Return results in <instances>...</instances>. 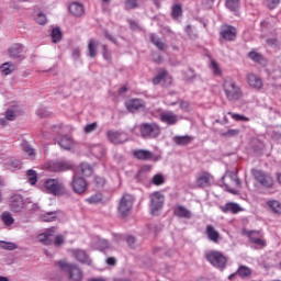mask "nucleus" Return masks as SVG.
I'll list each match as a JSON object with an SVG mask.
<instances>
[{"mask_svg": "<svg viewBox=\"0 0 281 281\" xmlns=\"http://www.w3.org/2000/svg\"><path fill=\"white\" fill-rule=\"evenodd\" d=\"M223 91L226 100L229 102H236L243 98V89L238 87L234 79H225L223 82Z\"/></svg>", "mask_w": 281, "mask_h": 281, "instance_id": "f257e3e1", "label": "nucleus"}, {"mask_svg": "<svg viewBox=\"0 0 281 281\" xmlns=\"http://www.w3.org/2000/svg\"><path fill=\"white\" fill-rule=\"evenodd\" d=\"M139 131L144 139H157V136L161 135V127L157 123H143Z\"/></svg>", "mask_w": 281, "mask_h": 281, "instance_id": "f03ea898", "label": "nucleus"}, {"mask_svg": "<svg viewBox=\"0 0 281 281\" xmlns=\"http://www.w3.org/2000/svg\"><path fill=\"white\" fill-rule=\"evenodd\" d=\"M251 175L257 183H260L261 187L266 188L267 190H271L276 183L273 177L262 170L251 169Z\"/></svg>", "mask_w": 281, "mask_h": 281, "instance_id": "7ed1b4c3", "label": "nucleus"}, {"mask_svg": "<svg viewBox=\"0 0 281 281\" xmlns=\"http://www.w3.org/2000/svg\"><path fill=\"white\" fill-rule=\"evenodd\" d=\"M135 199L131 194H124L119 204V215L121 218H126L133 212Z\"/></svg>", "mask_w": 281, "mask_h": 281, "instance_id": "20e7f679", "label": "nucleus"}, {"mask_svg": "<svg viewBox=\"0 0 281 281\" xmlns=\"http://www.w3.org/2000/svg\"><path fill=\"white\" fill-rule=\"evenodd\" d=\"M205 258L211 265H213V267H217V269H225V266L227 265V257L217 250L207 251L205 254Z\"/></svg>", "mask_w": 281, "mask_h": 281, "instance_id": "39448f33", "label": "nucleus"}, {"mask_svg": "<svg viewBox=\"0 0 281 281\" xmlns=\"http://www.w3.org/2000/svg\"><path fill=\"white\" fill-rule=\"evenodd\" d=\"M44 188L49 194H54L55 196H60V194H65L66 192L65 186L56 179H46L44 181Z\"/></svg>", "mask_w": 281, "mask_h": 281, "instance_id": "423d86ee", "label": "nucleus"}, {"mask_svg": "<svg viewBox=\"0 0 281 281\" xmlns=\"http://www.w3.org/2000/svg\"><path fill=\"white\" fill-rule=\"evenodd\" d=\"M25 54H27V49L22 44H13L8 49L9 58L14 60H23Z\"/></svg>", "mask_w": 281, "mask_h": 281, "instance_id": "0eeeda50", "label": "nucleus"}, {"mask_svg": "<svg viewBox=\"0 0 281 281\" xmlns=\"http://www.w3.org/2000/svg\"><path fill=\"white\" fill-rule=\"evenodd\" d=\"M164 199L165 196L161 194V191H156L151 194L150 210L154 216L164 207Z\"/></svg>", "mask_w": 281, "mask_h": 281, "instance_id": "6e6552de", "label": "nucleus"}, {"mask_svg": "<svg viewBox=\"0 0 281 281\" xmlns=\"http://www.w3.org/2000/svg\"><path fill=\"white\" fill-rule=\"evenodd\" d=\"M244 234L248 236L254 245H258L259 247H265L267 245L265 239H262V233L260 231H244Z\"/></svg>", "mask_w": 281, "mask_h": 281, "instance_id": "1a4fd4ad", "label": "nucleus"}, {"mask_svg": "<svg viewBox=\"0 0 281 281\" xmlns=\"http://www.w3.org/2000/svg\"><path fill=\"white\" fill-rule=\"evenodd\" d=\"M159 120L164 124H168V126H175L179 122V116L172 111H164L159 114Z\"/></svg>", "mask_w": 281, "mask_h": 281, "instance_id": "9d476101", "label": "nucleus"}, {"mask_svg": "<svg viewBox=\"0 0 281 281\" xmlns=\"http://www.w3.org/2000/svg\"><path fill=\"white\" fill-rule=\"evenodd\" d=\"M220 210L223 214H239V212H244L245 209L238 203L228 202L225 205L220 206Z\"/></svg>", "mask_w": 281, "mask_h": 281, "instance_id": "9b49d317", "label": "nucleus"}, {"mask_svg": "<svg viewBox=\"0 0 281 281\" xmlns=\"http://www.w3.org/2000/svg\"><path fill=\"white\" fill-rule=\"evenodd\" d=\"M237 34L238 31L236 30V26L232 25H224L221 31V36L224 41H236Z\"/></svg>", "mask_w": 281, "mask_h": 281, "instance_id": "f8f14e48", "label": "nucleus"}, {"mask_svg": "<svg viewBox=\"0 0 281 281\" xmlns=\"http://www.w3.org/2000/svg\"><path fill=\"white\" fill-rule=\"evenodd\" d=\"M54 234H56V229L48 228L37 235V240L42 243V245H52V241L54 240Z\"/></svg>", "mask_w": 281, "mask_h": 281, "instance_id": "ddd939ff", "label": "nucleus"}, {"mask_svg": "<svg viewBox=\"0 0 281 281\" xmlns=\"http://www.w3.org/2000/svg\"><path fill=\"white\" fill-rule=\"evenodd\" d=\"M72 188L77 194H85L87 192V180L82 177L76 178L72 182Z\"/></svg>", "mask_w": 281, "mask_h": 281, "instance_id": "4468645a", "label": "nucleus"}, {"mask_svg": "<svg viewBox=\"0 0 281 281\" xmlns=\"http://www.w3.org/2000/svg\"><path fill=\"white\" fill-rule=\"evenodd\" d=\"M11 210L12 212H23L25 204L23 203V198L20 194H15L11 198Z\"/></svg>", "mask_w": 281, "mask_h": 281, "instance_id": "2eb2a0df", "label": "nucleus"}, {"mask_svg": "<svg viewBox=\"0 0 281 281\" xmlns=\"http://www.w3.org/2000/svg\"><path fill=\"white\" fill-rule=\"evenodd\" d=\"M247 82L252 89H257V91H260L263 87L262 79L254 74L247 75Z\"/></svg>", "mask_w": 281, "mask_h": 281, "instance_id": "dca6fc26", "label": "nucleus"}, {"mask_svg": "<svg viewBox=\"0 0 281 281\" xmlns=\"http://www.w3.org/2000/svg\"><path fill=\"white\" fill-rule=\"evenodd\" d=\"M206 236L211 243H214L215 245H218L221 243V233L214 228L212 225L206 226Z\"/></svg>", "mask_w": 281, "mask_h": 281, "instance_id": "f3484780", "label": "nucleus"}, {"mask_svg": "<svg viewBox=\"0 0 281 281\" xmlns=\"http://www.w3.org/2000/svg\"><path fill=\"white\" fill-rule=\"evenodd\" d=\"M173 214L175 216H178V218H187V220L192 218V212H190V210H188V207L183 205L175 206Z\"/></svg>", "mask_w": 281, "mask_h": 281, "instance_id": "a211bd4d", "label": "nucleus"}, {"mask_svg": "<svg viewBox=\"0 0 281 281\" xmlns=\"http://www.w3.org/2000/svg\"><path fill=\"white\" fill-rule=\"evenodd\" d=\"M212 179V175L207 171L202 172L198 178H196V187L198 188H207L210 186V181Z\"/></svg>", "mask_w": 281, "mask_h": 281, "instance_id": "6ab92c4d", "label": "nucleus"}, {"mask_svg": "<svg viewBox=\"0 0 281 281\" xmlns=\"http://www.w3.org/2000/svg\"><path fill=\"white\" fill-rule=\"evenodd\" d=\"M74 258L78 260V262H82L83 265H91V258L87 255V251L82 249H76L72 251Z\"/></svg>", "mask_w": 281, "mask_h": 281, "instance_id": "aec40b11", "label": "nucleus"}, {"mask_svg": "<svg viewBox=\"0 0 281 281\" xmlns=\"http://www.w3.org/2000/svg\"><path fill=\"white\" fill-rule=\"evenodd\" d=\"M55 265L61 273H66L68 278H71V262L61 259L57 261Z\"/></svg>", "mask_w": 281, "mask_h": 281, "instance_id": "412c9836", "label": "nucleus"}, {"mask_svg": "<svg viewBox=\"0 0 281 281\" xmlns=\"http://www.w3.org/2000/svg\"><path fill=\"white\" fill-rule=\"evenodd\" d=\"M133 156L135 159H139L140 161H150V159H153V151L146 149H136L133 151Z\"/></svg>", "mask_w": 281, "mask_h": 281, "instance_id": "4be33fe9", "label": "nucleus"}, {"mask_svg": "<svg viewBox=\"0 0 281 281\" xmlns=\"http://www.w3.org/2000/svg\"><path fill=\"white\" fill-rule=\"evenodd\" d=\"M106 135L112 144H124L126 142V138L123 137L124 134L120 132L108 131Z\"/></svg>", "mask_w": 281, "mask_h": 281, "instance_id": "5701e85b", "label": "nucleus"}, {"mask_svg": "<svg viewBox=\"0 0 281 281\" xmlns=\"http://www.w3.org/2000/svg\"><path fill=\"white\" fill-rule=\"evenodd\" d=\"M57 144L63 148L64 150H70L71 149V137L69 135H63L60 134L56 138Z\"/></svg>", "mask_w": 281, "mask_h": 281, "instance_id": "b1692460", "label": "nucleus"}, {"mask_svg": "<svg viewBox=\"0 0 281 281\" xmlns=\"http://www.w3.org/2000/svg\"><path fill=\"white\" fill-rule=\"evenodd\" d=\"M126 109L127 111H131V113H134V111H138V109H142L144 106V101L142 99H131L126 101Z\"/></svg>", "mask_w": 281, "mask_h": 281, "instance_id": "393cba45", "label": "nucleus"}, {"mask_svg": "<svg viewBox=\"0 0 281 281\" xmlns=\"http://www.w3.org/2000/svg\"><path fill=\"white\" fill-rule=\"evenodd\" d=\"M71 14L72 16H83L85 15V4L80 2L71 3Z\"/></svg>", "mask_w": 281, "mask_h": 281, "instance_id": "a878e982", "label": "nucleus"}, {"mask_svg": "<svg viewBox=\"0 0 281 281\" xmlns=\"http://www.w3.org/2000/svg\"><path fill=\"white\" fill-rule=\"evenodd\" d=\"M225 179H229L231 181H233V183H235L236 188H240V186L243 184L240 182V178H238V173L234 172V171H227L225 173V176L223 177L224 183H225Z\"/></svg>", "mask_w": 281, "mask_h": 281, "instance_id": "bb28decb", "label": "nucleus"}, {"mask_svg": "<svg viewBox=\"0 0 281 281\" xmlns=\"http://www.w3.org/2000/svg\"><path fill=\"white\" fill-rule=\"evenodd\" d=\"M13 120H16V112L13 110H7L4 119L0 117V124L1 126H7L8 122H13Z\"/></svg>", "mask_w": 281, "mask_h": 281, "instance_id": "cd10ccee", "label": "nucleus"}, {"mask_svg": "<svg viewBox=\"0 0 281 281\" xmlns=\"http://www.w3.org/2000/svg\"><path fill=\"white\" fill-rule=\"evenodd\" d=\"M69 162L57 161L53 164L50 170H53L54 172H65L66 170H69Z\"/></svg>", "mask_w": 281, "mask_h": 281, "instance_id": "c85d7f7f", "label": "nucleus"}, {"mask_svg": "<svg viewBox=\"0 0 281 281\" xmlns=\"http://www.w3.org/2000/svg\"><path fill=\"white\" fill-rule=\"evenodd\" d=\"M98 45H100L98 41L95 40L89 41L88 56H90L91 58H95V56H98Z\"/></svg>", "mask_w": 281, "mask_h": 281, "instance_id": "c756f323", "label": "nucleus"}, {"mask_svg": "<svg viewBox=\"0 0 281 281\" xmlns=\"http://www.w3.org/2000/svg\"><path fill=\"white\" fill-rule=\"evenodd\" d=\"M267 205L269 207V210H271V212L273 214H278L281 215V202L278 200H269L267 202Z\"/></svg>", "mask_w": 281, "mask_h": 281, "instance_id": "7c9ffc66", "label": "nucleus"}, {"mask_svg": "<svg viewBox=\"0 0 281 281\" xmlns=\"http://www.w3.org/2000/svg\"><path fill=\"white\" fill-rule=\"evenodd\" d=\"M85 278V274L82 273V270L78 268V266L71 267V280L72 281H82Z\"/></svg>", "mask_w": 281, "mask_h": 281, "instance_id": "2f4dec72", "label": "nucleus"}, {"mask_svg": "<svg viewBox=\"0 0 281 281\" xmlns=\"http://www.w3.org/2000/svg\"><path fill=\"white\" fill-rule=\"evenodd\" d=\"M192 136H176L173 137V142L175 144H177V146H188V144H190L192 142Z\"/></svg>", "mask_w": 281, "mask_h": 281, "instance_id": "473e14b6", "label": "nucleus"}, {"mask_svg": "<svg viewBox=\"0 0 281 281\" xmlns=\"http://www.w3.org/2000/svg\"><path fill=\"white\" fill-rule=\"evenodd\" d=\"M166 78H168V70L161 68L158 70V75L153 79V85L157 86L161 83Z\"/></svg>", "mask_w": 281, "mask_h": 281, "instance_id": "72a5a7b5", "label": "nucleus"}, {"mask_svg": "<svg viewBox=\"0 0 281 281\" xmlns=\"http://www.w3.org/2000/svg\"><path fill=\"white\" fill-rule=\"evenodd\" d=\"M0 71L3 76H10L14 71V64L7 61L0 66Z\"/></svg>", "mask_w": 281, "mask_h": 281, "instance_id": "f704fd0d", "label": "nucleus"}, {"mask_svg": "<svg viewBox=\"0 0 281 281\" xmlns=\"http://www.w3.org/2000/svg\"><path fill=\"white\" fill-rule=\"evenodd\" d=\"M52 43H60L63 41V31H60V27H55L52 30L50 33Z\"/></svg>", "mask_w": 281, "mask_h": 281, "instance_id": "c9c22d12", "label": "nucleus"}, {"mask_svg": "<svg viewBox=\"0 0 281 281\" xmlns=\"http://www.w3.org/2000/svg\"><path fill=\"white\" fill-rule=\"evenodd\" d=\"M1 221L7 227H10V225H14V217H12V214L10 212H3L1 214Z\"/></svg>", "mask_w": 281, "mask_h": 281, "instance_id": "e433bc0d", "label": "nucleus"}, {"mask_svg": "<svg viewBox=\"0 0 281 281\" xmlns=\"http://www.w3.org/2000/svg\"><path fill=\"white\" fill-rule=\"evenodd\" d=\"M41 221L45 223H52V221H56L58 218V213L56 212H47L40 216Z\"/></svg>", "mask_w": 281, "mask_h": 281, "instance_id": "4c0bfd02", "label": "nucleus"}, {"mask_svg": "<svg viewBox=\"0 0 281 281\" xmlns=\"http://www.w3.org/2000/svg\"><path fill=\"white\" fill-rule=\"evenodd\" d=\"M81 168V173L83 175V177H91V175H93V167L87 162H82L80 165Z\"/></svg>", "mask_w": 281, "mask_h": 281, "instance_id": "58836bf2", "label": "nucleus"}, {"mask_svg": "<svg viewBox=\"0 0 281 281\" xmlns=\"http://www.w3.org/2000/svg\"><path fill=\"white\" fill-rule=\"evenodd\" d=\"M94 247L99 249V251H104L105 249H109L110 244L106 239H97L94 243Z\"/></svg>", "mask_w": 281, "mask_h": 281, "instance_id": "ea45409f", "label": "nucleus"}, {"mask_svg": "<svg viewBox=\"0 0 281 281\" xmlns=\"http://www.w3.org/2000/svg\"><path fill=\"white\" fill-rule=\"evenodd\" d=\"M236 273L240 278L245 279V278H249L251 276V270L247 266H240Z\"/></svg>", "mask_w": 281, "mask_h": 281, "instance_id": "a19ab883", "label": "nucleus"}, {"mask_svg": "<svg viewBox=\"0 0 281 281\" xmlns=\"http://www.w3.org/2000/svg\"><path fill=\"white\" fill-rule=\"evenodd\" d=\"M240 5V0H226V8L231 10V12H236Z\"/></svg>", "mask_w": 281, "mask_h": 281, "instance_id": "79ce46f5", "label": "nucleus"}, {"mask_svg": "<svg viewBox=\"0 0 281 281\" xmlns=\"http://www.w3.org/2000/svg\"><path fill=\"white\" fill-rule=\"evenodd\" d=\"M35 23L38 25H47V15L43 12H37L35 15Z\"/></svg>", "mask_w": 281, "mask_h": 281, "instance_id": "37998d69", "label": "nucleus"}, {"mask_svg": "<svg viewBox=\"0 0 281 281\" xmlns=\"http://www.w3.org/2000/svg\"><path fill=\"white\" fill-rule=\"evenodd\" d=\"M181 14H183V8L181 7V4H175L172 7L171 16L173 19H179V16H181Z\"/></svg>", "mask_w": 281, "mask_h": 281, "instance_id": "c03bdc74", "label": "nucleus"}, {"mask_svg": "<svg viewBox=\"0 0 281 281\" xmlns=\"http://www.w3.org/2000/svg\"><path fill=\"white\" fill-rule=\"evenodd\" d=\"M150 41L156 47H158V49H161V50L166 49V44L161 42V40L157 38V35L153 34L150 36Z\"/></svg>", "mask_w": 281, "mask_h": 281, "instance_id": "a18cd8bd", "label": "nucleus"}, {"mask_svg": "<svg viewBox=\"0 0 281 281\" xmlns=\"http://www.w3.org/2000/svg\"><path fill=\"white\" fill-rule=\"evenodd\" d=\"M0 248L5 249L7 251H14V249H16V244L12 241H0Z\"/></svg>", "mask_w": 281, "mask_h": 281, "instance_id": "49530a36", "label": "nucleus"}, {"mask_svg": "<svg viewBox=\"0 0 281 281\" xmlns=\"http://www.w3.org/2000/svg\"><path fill=\"white\" fill-rule=\"evenodd\" d=\"M67 243V237L65 235H57L54 239L55 247H63Z\"/></svg>", "mask_w": 281, "mask_h": 281, "instance_id": "de8ad7c7", "label": "nucleus"}, {"mask_svg": "<svg viewBox=\"0 0 281 281\" xmlns=\"http://www.w3.org/2000/svg\"><path fill=\"white\" fill-rule=\"evenodd\" d=\"M151 182L154 183V186H164L166 183V179L162 175L158 173L153 177Z\"/></svg>", "mask_w": 281, "mask_h": 281, "instance_id": "09e8293b", "label": "nucleus"}, {"mask_svg": "<svg viewBox=\"0 0 281 281\" xmlns=\"http://www.w3.org/2000/svg\"><path fill=\"white\" fill-rule=\"evenodd\" d=\"M27 177V181L31 186H34L37 181V176H36V171L34 170H29L26 173Z\"/></svg>", "mask_w": 281, "mask_h": 281, "instance_id": "8fccbe9b", "label": "nucleus"}, {"mask_svg": "<svg viewBox=\"0 0 281 281\" xmlns=\"http://www.w3.org/2000/svg\"><path fill=\"white\" fill-rule=\"evenodd\" d=\"M139 8L137 0H125V10H135Z\"/></svg>", "mask_w": 281, "mask_h": 281, "instance_id": "3c124183", "label": "nucleus"}, {"mask_svg": "<svg viewBox=\"0 0 281 281\" xmlns=\"http://www.w3.org/2000/svg\"><path fill=\"white\" fill-rule=\"evenodd\" d=\"M240 130H228L221 134L222 137H238Z\"/></svg>", "mask_w": 281, "mask_h": 281, "instance_id": "603ef678", "label": "nucleus"}, {"mask_svg": "<svg viewBox=\"0 0 281 281\" xmlns=\"http://www.w3.org/2000/svg\"><path fill=\"white\" fill-rule=\"evenodd\" d=\"M248 58H250V60H254V63H261L262 61V55L258 52H250L248 54Z\"/></svg>", "mask_w": 281, "mask_h": 281, "instance_id": "864d4df0", "label": "nucleus"}, {"mask_svg": "<svg viewBox=\"0 0 281 281\" xmlns=\"http://www.w3.org/2000/svg\"><path fill=\"white\" fill-rule=\"evenodd\" d=\"M228 115L236 120V122H249V117L240 115V114H234V112H228Z\"/></svg>", "mask_w": 281, "mask_h": 281, "instance_id": "5fc2aeb1", "label": "nucleus"}, {"mask_svg": "<svg viewBox=\"0 0 281 281\" xmlns=\"http://www.w3.org/2000/svg\"><path fill=\"white\" fill-rule=\"evenodd\" d=\"M102 201V195L100 193H97L94 195H91L87 199V202L90 204L100 203Z\"/></svg>", "mask_w": 281, "mask_h": 281, "instance_id": "6e6d98bb", "label": "nucleus"}, {"mask_svg": "<svg viewBox=\"0 0 281 281\" xmlns=\"http://www.w3.org/2000/svg\"><path fill=\"white\" fill-rule=\"evenodd\" d=\"M280 1L281 0H266L267 8H269V10H276V8L280 5Z\"/></svg>", "mask_w": 281, "mask_h": 281, "instance_id": "4d7b16f0", "label": "nucleus"}, {"mask_svg": "<svg viewBox=\"0 0 281 281\" xmlns=\"http://www.w3.org/2000/svg\"><path fill=\"white\" fill-rule=\"evenodd\" d=\"M150 170H153V166H150V165H144V166L140 167V169L138 170L137 176H138V177H143L144 175H146V172H150Z\"/></svg>", "mask_w": 281, "mask_h": 281, "instance_id": "13d9d810", "label": "nucleus"}, {"mask_svg": "<svg viewBox=\"0 0 281 281\" xmlns=\"http://www.w3.org/2000/svg\"><path fill=\"white\" fill-rule=\"evenodd\" d=\"M211 69L213 70L214 76H221V67H218V64L216 61H211Z\"/></svg>", "mask_w": 281, "mask_h": 281, "instance_id": "bf43d9fd", "label": "nucleus"}, {"mask_svg": "<svg viewBox=\"0 0 281 281\" xmlns=\"http://www.w3.org/2000/svg\"><path fill=\"white\" fill-rule=\"evenodd\" d=\"M93 131H98V123H90L86 125L85 133H93Z\"/></svg>", "mask_w": 281, "mask_h": 281, "instance_id": "052dcab7", "label": "nucleus"}, {"mask_svg": "<svg viewBox=\"0 0 281 281\" xmlns=\"http://www.w3.org/2000/svg\"><path fill=\"white\" fill-rule=\"evenodd\" d=\"M23 150L24 153H26V155H29V157H32L34 155V148H31V146L27 144L23 145Z\"/></svg>", "mask_w": 281, "mask_h": 281, "instance_id": "680f3d73", "label": "nucleus"}, {"mask_svg": "<svg viewBox=\"0 0 281 281\" xmlns=\"http://www.w3.org/2000/svg\"><path fill=\"white\" fill-rule=\"evenodd\" d=\"M94 182L97 183V186H104V183H106V180H104V178L102 177H97L94 179Z\"/></svg>", "mask_w": 281, "mask_h": 281, "instance_id": "e2e57ef3", "label": "nucleus"}, {"mask_svg": "<svg viewBox=\"0 0 281 281\" xmlns=\"http://www.w3.org/2000/svg\"><path fill=\"white\" fill-rule=\"evenodd\" d=\"M225 188H226L227 192H229L231 194H238V190L231 189L229 184L225 183Z\"/></svg>", "mask_w": 281, "mask_h": 281, "instance_id": "0e129e2a", "label": "nucleus"}, {"mask_svg": "<svg viewBox=\"0 0 281 281\" xmlns=\"http://www.w3.org/2000/svg\"><path fill=\"white\" fill-rule=\"evenodd\" d=\"M26 207L29 210H32L33 212H36V210H38V204L29 203V204H26Z\"/></svg>", "mask_w": 281, "mask_h": 281, "instance_id": "69168bd1", "label": "nucleus"}, {"mask_svg": "<svg viewBox=\"0 0 281 281\" xmlns=\"http://www.w3.org/2000/svg\"><path fill=\"white\" fill-rule=\"evenodd\" d=\"M126 243H127V245H130V247H133V244L135 243V237L128 236L126 238Z\"/></svg>", "mask_w": 281, "mask_h": 281, "instance_id": "338daca9", "label": "nucleus"}, {"mask_svg": "<svg viewBox=\"0 0 281 281\" xmlns=\"http://www.w3.org/2000/svg\"><path fill=\"white\" fill-rule=\"evenodd\" d=\"M106 262H108V265H110L111 267H115V258H113V257H109L108 259H106Z\"/></svg>", "mask_w": 281, "mask_h": 281, "instance_id": "774afa93", "label": "nucleus"}]
</instances>
